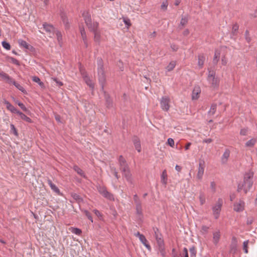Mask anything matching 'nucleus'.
Segmentation results:
<instances>
[{"label":"nucleus","mask_w":257,"mask_h":257,"mask_svg":"<svg viewBox=\"0 0 257 257\" xmlns=\"http://www.w3.org/2000/svg\"><path fill=\"white\" fill-rule=\"evenodd\" d=\"M210 188H211L213 192H215L216 191V184L214 182L212 181L210 183Z\"/></svg>","instance_id":"nucleus-61"},{"label":"nucleus","mask_w":257,"mask_h":257,"mask_svg":"<svg viewBox=\"0 0 257 257\" xmlns=\"http://www.w3.org/2000/svg\"><path fill=\"white\" fill-rule=\"evenodd\" d=\"M43 28L44 30L48 32H53L54 30V28L52 25H49L47 23H44L43 24Z\"/></svg>","instance_id":"nucleus-25"},{"label":"nucleus","mask_w":257,"mask_h":257,"mask_svg":"<svg viewBox=\"0 0 257 257\" xmlns=\"http://www.w3.org/2000/svg\"><path fill=\"white\" fill-rule=\"evenodd\" d=\"M70 230L73 233L78 235H80L82 233L81 230L78 228L71 227Z\"/></svg>","instance_id":"nucleus-36"},{"label":"nucleus","mask_w":257,"mask_h":257,"mask_svg":"<svg viewBox=\"0 0 257 257\" xmlns=\"http://www.w3.org/2000/svg\"><path fill=\"white\" fill-rule=\"evenodd\" d=\"M182 256H183V257H189L188 256V249H187V248L186 247H184L183 248Z\"/></svg>","instance_id":"nucleus-60"},{"label":"nucleus","mask_w":257,"mask_h":257,"mask_svg":"<svg viewBox=\"0 0 257 257\" xmlns=\"http://www.w3.org/2000/svg\"><path fill=\"white\" fill-rule=\"evenodd\" d=\"M11 131L16 136H17L18 135V133L16 128L13 124H10Z\"/></svg>","instance_id":"nucleus-49"},{"label":"nucleus","mask_w":257,"mask_h":257,"mask_svg":"<svg viewBox=\"0 0 257 257\" xmlns=\"http://www.w3.org/2000/svg\"><path fill=\"white\" fill-rule=\"evenodd\" d=\"M106 105L107 107L109 108L112 106V100L107 94H105Z\"/></svg>","instance_id":"nucleus-27"},{"label":"nucleus","mask_w":257,"mask_h":257,"mask_svg":"<svg viewBox=\"0 0 257 257\" xmlns=\"http://www.w3.org/2000/svg\"><path fill=\"white\" fill-rule=\"evenodd\" d=\"M230 151L228 149H225L221 158V162L222 164H225L227 163V160L230 156Z\"/></svg>","instance_id":"nucleus-14"},{"label":"nucleus","mask_w":257,"mask_h":257,"mask_svg":"<svg viewBox=\"0 0 257 257\" xmlns=\"http://www.w3.org/2000/svg\"><path fill=\"white\" fill-rule=\"evenodd\" d=\"M220 233L219 231H215L213 233V242L215 244H217L219 241Z\"/></svg>","instance_id":"nucleus-20"},{"label":"nucleus","mask_w":257,"mask_h":257,"mask_svg":"<svg viewBox=\"0 0 257 257\" xmlns=\"http://www.w3.org/2000/svg\"><path fill=\"white\" fill-rule=\"evenodd\" d=\"M0 77H2V78L3 79H4V80H5L6 81L8 79H10V76L8 74H7V73H6L4 72H3V71H2L1 69H0Z\"/></svg>","instance_id":"nucleus-40"},{"label":"nucleus","mask_w":257,"mask_h":257,"mask_svg":"<svg viewBox=\"0 0 257 257\" xmlns=\"http://www.w3.org/2000/svg\"><path fill=\"white\" fill-rule=\"evenodd\" d=\"M123 176L126 180L131 184H133V179L130 169L122 172Z\"/></svg>","instance_id":"nucleus-10"},{"label":"nucleus","mask_w":257,"mask_h":257,"mask_svg":"<svg viewBox=\"0 0 257 257\" xmlns=\"http://www.w3.org/2000/svg\"><path fill=\"white\" fill-rule=\"evenodd\" d=\"M111 171L112 173L113 174V175L115 176V177L117 179H118L119 177L118 175V173H117L115 168H114V167H111Z\"/></svg>","instance_id":"nucleus-51"},{"label":"nucleus","mask_w":257,"mask_h":257,"mask_svg":"<svg viewBox=\"0 0 257 257\" xmlns=\"http://www.w3.org/2000/svg\"><path fill=\"white\" fill-rule=\"evenodd\" d=\"M16 103H17L20 107L24 111H27L28 109L27 107L24 105V104L19 101L18 100H14Z\"/></svg>","instance_id":"nucleus-39"},{"label":"nucleus","mask_w":257,"mask_h":257,"mask_svg":"<svg viewBox=\"0 0 257 257\" xmlns=\"http://www.w3.org/2000/svg\"><path fill=\"white\" fill-rule=\"evenodd\" d=\"M140 241L145 246V247L149 250H151V247L150 245L149 244L148 240H147L146 237L143 236H141L140 238H139Z\"/></svg>","instance_id":"nucleus-17"},{"label":"nucleus","mask_w":257,"mask_h":257,"mask_svg":"<svg viewBox=\"0 0 257 257\" xmlns=\"http://www.w3.org/2000/svg\"><path fill=\"white\" fill-rule=\"evenodd\" d=\"M93 212L94 213V214L97 216V217H101L102 216V215L100 213V212L97 209H94L93 210Z\"/></svg>","instance_id":"nucleus-64"},{"label":"nucleus","mask_w":257,"mask_h":257,"mask_svg":"<svg viewBox=\"0 0 257 257\" xmlns=\"http://www.w3.org/2000/svg\"><path fill=\"white\" fill-rule=\"evenodd\" d=\"M17 114H18L19 115L20 117L22 119L26 121V122H29V123H31L32 122V119L29 117H28L24 113L21 112L20 111H19V112L17 113Z\"/></svg>","instance_id":"nucleus-22"},{"label":"nucleus","mask_w":257,"mask_h":257,"mask_svg":"<svg viewBox=\"0 0 257 257\" xmlns=\"http://www.w3.org/2000/svg\"><path fill=\"white\" fill-rule=\"evenodd\" d=\"M239 26L237 24H235L232 27V33L234 35L238 30Z\"/></svg>","instance_id":"nucleus-54"},{"label":"nucleus","mask_w":257,"mask_h":257,"mask_svg":"<svg viewBox=\"0 0 257 257\" xmlns=\"http://www.w3.org/2000/svg\"><path fill=\"white\" fill-rule=\"evenodd\" d=\"M94 33V40L95 42L99 43L101 38V33L99 30L93 32Z\"/></svg>","instance_id":"nucleus-23"},{"label":"nucleus","mask_w":257,"mask_h":257,"mask_svg":"<svg viewBox=\"0 0 257 257\" xmlns=\"http://www.w3.org/2000/svg\"><path fill=\"white\" fill-rule=\"evenodd\" d=\"M7 82L9 84H13L17 89L21 91L22 93L25 94H27V91L25 89L21 86L19 83L16 82L15 80L10 76V79L7 80Z\"/></svg>","instance_id":"nucleus-8"},{"label":"nucleus","mask_w":257,"mask_h":257,"mask_svg":"<svg viewBox=\"0 0 257 257\" xmlns=\"http://www.w3.org/2000/svg\"><path fill=\"white\" fill-rule=\"evenodd\" d=\"M82 16L84 18L85 24L89 23L92 21L91 15L88 11H84L82 13Z\"/></svg>","instance_id":"nucleus-19"},{"label":"nucleus","mask_w":257,"mask_h":257,"mask_svg":"<svg viewBox=\"0 0 257 257\" xmlns=\"http://www.w3.org/2000/svg\"><path fill=\"white\" fill-rule=\"evenodd\" d=\"M32 80L33 81L38 83L39 85L41 86L44 85L43 83L41 81L40 79L37 76H33L32 78Z\"/></svg>","instance_id":"nucleus-46"},{"label":"nucleus","mask_w":257,"mask_h":257,"mask_svg":"<svg viewBox=\"0 0 257 257\" xmlns=\"http://www.w3.org/2000/svg\"><path fill=\"white\" fill-rule=\"evenodd\" d=\"M98 68V76L99 83L101 87V89L103 90L104 89V85L105 82V76L103 70L102 60L100 58H98L97 60Z\"/></svg>","instance_id":"nucleus-2"},{"label":"nucleus","mask_w":257,"mask_h":257,"mask_svg":"<svg viewBox=\"0 0 257 257\" xmlns=\"http://www.w3.org/2000/svg\"><path fill=\"white\" fill-rule=\"evenodd\" d=\"M118 161L120 167V170L121 172L130 169L129 166L127 164L126 160L122 156L120 155L119 156Z\"/></svg>","instance_id":"nucleus-7"},{"label":"nucleus","mask_w":257,"mask_h":257,"mask_svg":"<svg viewBox=\"0 0 257 257\" xmlns=\"http://www.w3.org/2000/svg\"><path fill=\"white\" fill-rule=\"evenodd\" d=\"M188 19L187 16H183L180 21V25L182 27H184L188 23Z\"/></svg>","instance_id":"nucleus-38"},{"label":"nucleus","mask_w":257,"mask_h":257,"mask_svg":"<svg viewBox=\"0 0 257 257\" xmlns=\"http://www.w3.org/2000/svg\"><path fill=\"white\" fill-rule=\"evenodd\" d=\"M190 257H196V251L194 246H192L189 248Z\"/></svg>","instance_id":"nucleus-43"},{"label":"nucleus","mask_w":257,"mask_h":257,"mask_svg":"<svg viewBox=\"0 0 257 257\" xmlns=\"http://www.w3.org/2000/svg\"><path fill=\"white\" fill-rule=\"evenodd\" d=\"M249 241L248 240L244 241L243 243V249L244 250V252L245 253H248V249H247V246L248 244Z\"/></svg>","instance_id":"nucleus-47"},{"label":"nucleus","mask_w":257,"mask_h":257,"mask_svg":"<svg viewBox=\"0 0 257 257\" xmlns=\"http://www.w3.org/2000/svg\"><path fill=\"white\" fill-rule=\"evenodd\" d=\"M232 240V241H233L234 242V244L231 245V250L232 252H233L234 253H235L236 250V243L237 242V240L235 237H233Z\"/></svg>","instance_id":"nucleus-42"},{"label":"nucleus","mask_w":257,"mask_h":257,"mask_svg":"<svg viewBox=\"0 0 257 257\" xmlns=\"http://www.w3.org/2000/svg\"><path fill=\"white\" fill-rule=\"evenodd\" d=\"M217 108V105L216 104H212L211 105L210 109L208 112V114L209 115H213L214 114L215 112H216Z\"/></svg>","instance_id":"nucleus-31"},{"label":"nucleus","mask_w":257,"mask_h":257,"mask_svg":"<svg viewBox=\"0 0 257 257\" xmlns=\"http://www.w3.org/2000/svg\"><path fill=\"white\" fill-rule=\"evenodd\" d=\"M123 22L127 27L131 26L130 21L128 19H124Z\"/></svg>","instance_id":"nucleus-63"},{"label":"nucleus","mask_w":257,"mask_h":257,"mask_svg":"<svg viewBox=\"0 0 257 257\" xmlns=\"http://www.w3.org/2000/svg\"><path fill=\"white\" fill-rule=\"evenodd\" d=\"M170 98L167 96H162L160 99V106L163 110L168 111L170 109Z\"/></svg>","instance_id":"nucleus-5"},{"label":"nucleus","mask_w":257,"mask_h":257,"mask_svg":"<svg viewBox=\"0 0 257 257\" xmlns=\"http://www.w3.org/2000/svg\"><path fill=\"white\" fill-rule=\"evenodd\" d=\"M73 169L76 171L79 175H80L81 177L85 178L86 176L82 169H81L78 166L76 165H74L73 166Z\"/></svg>","instance_id":"nucleus-26"},{"label":"nucleus","mask_w":257,"mask_h":257,"mask_svg":"<svg viewBox=\"0 0 257 257\" xmlns=\"http://www.w3.org/2000/svg\"><path fill=\"white\" fill-rule=\"evenodd\" d=\"M161 235H156V239L158 245L160 249H162L164 247V240L161 237Z\"/></svg>","instance_id":"nucleus-24"},{"label":"nucleus","mask_w":257,"mask_h":257,"mask_svg":"<svg viewBox=\"0 0 257 257\" xmlns=\"http://www.w3.org/2000/svg\"><path fill=\"white\" fill-rule=\"evenodd\" d=\"M222 204L223 201L222 199L219 198L216 203L212 207L213 214L216 219H218L219 217Z\"/></svg>","instance_id":"nucleus-4"},{"label":"nucleus","mask_w":257,"mask_h":257,"mask_svg":"<svg viewBox=\"0 0 257 257\" xmlns=\"http://www.w3.org/2000/svg\"><path fill=\"white\" fill-rule=\"evenodd\" d=\"M56 36L57 37V40L59 42H60V41L62 40V35L61 34V33L59 31H57L56 32Z\"/></svg>","instance_id":"nucleus-57"},{"label":"nucleus","mask_w":257,"mask_h":257,"mask_svg":"<svg viewBox=\"0 0 257 257\" xmlns=\"http://www.w3.org/2000/svg\"><path fill=\"white\" fill-rule=\"evenodd\" d=\"M83 211L85 215L86 216V217L88 218V219L91 222H93V219H92V217L91 216L90 213L87 210H84Z\"/></svg>","instance_id":"nucleus-48"},{"label":"nucleus","mask_w":257,"mask_h":257,"mask_svg":"<svg viewBox=\"0 0 257 257\" xmlns=\"http://www.w3.org/2000/svg\"><path fill=\"white\" fill-rule=\"evenodd\" d=\"M84 79L85 80L86 83H87V84L88 85H89L92 88H93L94 85L92 84L91 81L89 79V78L87 76H85L84 77Z\"/></svg>","instance_id":"nucleus-45"},{"label":"nucleus","mask_w":257,"mask_h":257,"mask_svg":"<svg viewBox=\"0 0 257 257\" xmlns=\"http://www.w3.org/2000/svg\"><path fill=\"white\" fill-rule=\"evenodd\" d=\"M133 198L135 204L142 203L137 194L134 195Z\"/></svg>","instance_id":"nucleus-55"},{"label":"nucleus","mask_w":257,"mask_h":257,"mask_svg":"<svg viewBox=\"0 0 257 257\" xmlns=\"http://www.w3.org/2000/svg\"><path fill=\"white\" fill-rule=\"evenodd\" d=\"M2 46L4 48L7 50H9L11 49V45L9 44V43L6 42V41H3L2 42Z\"/></svg>","instance_id":"nucleus-44"},{"label":"nucleus","mask_w":257,"mask_h":257,"mask_svg":"<svg viewBox=\"0 0 257 257\" xmlns=\"http://www.w3.org/2000/svg\"><path fill=\"white\" fill-rule=\"evenodd\" d=\"M171 48L173 51H176L178 49V46L175 44H172L171 45Z\"/></svg>","instance_id":"nucleus-62"},{"label":"nucleus","mask_w":257,"mask_h":257,"mask_svg":"<svg viewBox=\"0 0 257 257\" xmlns=\"http://www.w3.org/2000/svg\"><path fill=\"white\" fill-rule=\"evenodd\" d=\"M199 201L201 205H203L205 202V198L203 193H201L199 197Z\"/></svg>","instance_id":"nucleus-50"},{"label":"nucleus","mask_w":257,"mask_h":257,"mask_svg":"<svg viewBox=\"0 0 257 257\" xmlns=\"http://www.w3.org/2000/svg\"><path fill=\"white\" fill-rule=\"evenodd\" d=\"M205 59V57L203 55H198V64L200 68L202 67Z\"/></svg>","instance_id":"nucleus-28"},{"label":"nucleus","mask_w":257,"mask_h":257,"mask_svg":"<svg viewBox=\"0 0 257 257\" xmlns=\"http://www.w3.org/2000/svg\"><path fill=\"white\" fill-rule=\"evenodd\" d=\"M98 192L102 196L107 191L106 188L104 186L99 185L97 187Z\"/></svg>","instance_id":"nucleus-34"},{"label":"nucleus","mask_w":257,"mask_h":257,"mask_svg":"<svg viewBox=\"0 0 257 257\" xmlns=\"http://www.w3.org/2000/svg\"><path fill=\"white\" fill-rule=\"evenodd\" d=\"M86 25L89 30L92 32L98 30L99 24L97 22H92L91 21L89 23L86 24Z\"/></svg>","instance_id":"nucleus-11"},{"label":"nucleus","mask_w":257,"mask_h":257,"mask_svg":"<svg viewBox=\"0 0 257 257\" xmlns=\"http://www.w3.org/2000/svg\"><path fill=\"white\" fill-rule=\"evenodd\" d=\"M244 202L242 200H239L233 205V209L235 211L240 212L242 211L244 209Z\"/></svg>","instance_id":"nucleus-9"},{"label":"nucleus","mask_w":257,"mask_h":257,"mask_svg":"<svg viewBox=\"0 0 257 257\" xmlns=\"http://www.w3.org/2000/svg\"><path fill=\"white\" fill-rule=\"evenodd\" d=\"M136 210L138 218L142 220L143 218L142 203L136 204Z\"/></svg>","instance_id":"nucleus-13"},{"label":"nucleus","mask_w":257,"mask_h":257,"mask_svg":"<svg viewBox=\"0 0 257 257\" xmlns=\"http://www.w3.org/2000/svg\"><path fill=\"white\" fill-rule=\"evenodd\" d=\"M245 38L246 41L248 43H249L250 42L251 38L249 36V32L248 30H246L245 32Z\"/></svg>","instance_id":"nucleus-52"},{"label":"nucleus","mask_w":257,"mask_h":257,"mask_svg":"<svg viewBox=\"0 0 257 257\" xmlns=\"http://www.w3.org/2000/svg\"><path fill=\"white\" fill-rule=\"evenodd\" d=\"M134 145L138 152L141 151V145L140 139L137 137H134L133 139Z\"/></svg>","instance_id":"nucleus-16"},{"label":"nucleus","mask_w":257,"mask_h":257,"mask_svg":"<svg viewBox=\"0 0 257 257\" xmlns=\"http://www.w3.org/2000/svg\"><path fill=\"white\" fill-rule=\"evenodd\" d=\"M80 33H81V35L82 37V39L84 42V44L85 45L86 47H87L88 46L87 42V37H86V33H85L84 28L83 27L80 28Z\"/></svg>","instance_id":"nucleus-21"},{"label":"nucleus","mask_w":257,"mask_h":257,"mask_svg":"<svg viewBox=\"0 0 257 257\" xmlns=\"http://www.w3.org/2000/svg\"><path fill=\"white\" fill-rule=\"evenodd\" d=\"M103 196L109 200H114V198L113 197V194L109 192L107 190V191H106L104 194H103Z\"/></svg>","instance_id":"nucleus-30"},{"label":"nucleus","mask_w":257,"mask_h":257,"mask_svg":"<svg viewBox=\"0 0 257 257\" xmlns=\"http://www.w3.org/2000/svg\"><path fill=\"white\" fill-rule=\"evenodd\" d=\"M18 42H19V45L21 46H22L27 49H29V45L27 43L26 41H25L23 40L20 39V40H19Z\"/></svg>","instance_id":"nucleus-35"},{"label":"nucleus","mask_w":257,"mask_h":257,"mask_svg":"<svg viewBox=\"0 0 257 257\" xmlns=\"http://www.w3.org/2000/svg\"><path fill=\"white\" fill-rule=\"evenodd\" d=\"M205 168V162L203 160H200L199 163V167L198 169V172L197 174V178L199 180H201L204 172Z\"/></svg>","instance_id":"nucleus-6"},{"label":"nucleus","mask_w":257,"mask_h":257,"mask_svg":"<svg viewBox=\"0 0 257 257\" xmlns=\"http://www.w3.org/2000/svg\"><path fill=\"white\" fill-rule=\"evenodd\" d=\"M253 173L251 171L246 172L244 175L243 180L238 183L237 186V191L240 192L243 190L244 193H247L252 187L253 184Z\"/></svg>","instance_id":"nucleus-1"},{"label":"nucleus","mask_w":257,"mask_h":257,"mask_svg":"<svg viewBox=\"0 0 257 257\" xmlns=\"http://www.w3.org/2000/svg\"><path fill=\"white\" fill-rule=\"evenodd\" d=\"M176 66V62L175 61H171L168 65L166 67V69L167 71H172Z\"/></svg>","instance_id":"nucleus-33"},{"label":"nucleus","mask_w":257,"mask_h":257,"mask_svg":"<svg viewBox=\"0 0 257 257\" xmlns=\"http://www.w3.org/2000/svg\"><path fill=\"white\" fill-rule=\"evenodd\" d=\"M4 103L6 104L7 108L11 112L14 113H18L19 111L12 104H11L8 101L4 100Z\"/></svg>","instance_id":"nucleus-15"},{"label":"nucleus","mask_w":257,"mask_h":257,"mask_svg":"<svg viewBox=\"0 0 257 257\" xmlns=\"http://www.w3.org/2000/svg\"><path fill=\"white\" fill-rule=\"evenodd\" d=\"M71 197L78 202H81L82 201L81 197L77 194L73 193L71 194Z\"/></svg>","instance_id":"nucleus-41"},{"label":"nucleus","mask_w":257,"mask_h":257,"mask_svg":"<svg viewBox=\"0 0 257 257\" xmlns=\"http://www.w3.org/2000/svg\"><path fill=\"white\" fill-rule=\"evenodd\" d=\"M10 59H11V62H12L13 64H15V65H17V66H19V65H20V62H19V61H18V60H17L16 59H15V58H13V57H11V58H10Z\"/></svg>","instance_id":"nucleus-59"},{"label":"nucleus","mask_w":257,"mask_h":257,"mask_svg":"<svg viewBox=\"0 0 257 257\" xmlns=\"http://www.w3.org/2000/svg\"><path fill=\"white\" fill-rule=\"evenodd\" d=\"M161 182H162V183H163L164 184H166L167 179V172L165 170L163 171L161 176Z\"/></svg>","instance_id":"nucleus-29"},{"label":"nucleus","mask_w":257,"mask_h":257,"mask_svg":"<svg viewBox=\"0 0 257 257\" xmlns=\"http://www.w3.org/2000/svg\"><path fill=\"white\" fill-rule=\"evenodd\" d=\"M248 129L247 128H243L240 130V134L242 136L247 135Z\"/></svg>","instance_id":"nucleus-56"},{"label":"nucleus","mask_w":257,"mask_h":257,"mask_svg":"<svg viewBox=\"0 0 257 257\" xmlns=\"http://www.w3.org/2000/svg\"><path fill=\"white\" fill-rule=\"evenodd\" d=\"M48 184L50 186L51 189L55 193H57L58 194H60V191L59 188L52 183L51 180H48Z\"/></svg>","instance_id":"nucleus-18"},{"label":"nucleus","mask_w":257,"mask_h":257,"mask_svg":"<svg viewBox=\"0 0 257 257\" xmlns=\"http://www.w3.org/2000/svg\"><path fill=\"white\" fill-rule=\"evenodd\" d=\"M201 92V89L199 86H195L192 92V99L197 100L199 97V94Z\"/></svg>","instance_id":"nucleus-12"},{"label":"nucleus","mask_w":257,"mask_h":257,"mask_svg":"<svg viewBox=\"0 0 257 257\" xmlns=\"http://www.w3.org/2000/svg\"><path fill=\"white\" fill-rule=\"evenodd\" d=\"M168 4L167 1L163 2L161 6V9L164 10H166L167 9Z\"/></svg>","instance_id":"nucleus-53"},{"label":"nucleus","mask_w":257,"mask_h":257,"mask_svg":"<svg viewBox=\"0 0 257 257\" xmlns=\"http://www.w3.org/2000/svg\"><path fill=\"white\" fill-rule=\"evenodd\" d=\"M256 143V139H251L249 141L246 142L245 146L247 147H253Z\"/></svg>","instance_id":"nucleus-32"},{"label":"nucleus","mask_w":257,"mask_h":257,"mask_svg":"<svg viewBox=\"0 0 257 257\" xmlns=\"http://www.w3.org/2000/svg\"><path fill=\"white\" fill-rule=\"evenodd\" d=\"M208 74L207 76V81L211 84L212 87L216 89L219 87V80L218 78L215 77V72L208 69Z\"/></svg>","instance_id":"nucleus-3"},{"label":"nucleus","mask_w":257,"mask_h":257,"mask_svg":"<svg viewBox=\"0 0 257 257\" xmlns=\"http://www.w3.org/2000/svg\"><path fill=\"white\" fill-rule=\"evenodd\" d=\"M220 56V53L218 51L216 50L214 54V56L213 59V63L214 64H216L219 60Z\"/></svg>","instance_id":"nucleus-37"},{"label":"nucleus","mask_w":257,"mask_h":257,"mask_svg":"<svg viewBox=\"0 0 257 257\" xmlns=\"http://www.w3.org/2000/svg\"><path fill=\"white\" fill-rule=\"evenodd\" d=\"M168 144L170 146L173 147L174 146V141L172 138H169L167 140Z\"/></svg>","instance_id":"nucleus-58"}]
</instances>
